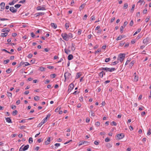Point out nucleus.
Here are the masks:
<instances>
[{
    "label": "nucleus",
    "mask_w": 151,
    "mask_h": 151,
    "mask_svg": "<svg viewBox=\"0 0 151 151\" xmlns=\"http://www.w3.org/2000/svg\"><path fill=\"white\" fill-rule=\"evenodd\" d=\"M149 41V38L148 37L144 39L143 40V43H146L147 42H148Z\"/></svg>",
    "instance_id": "ddd939ff"
},
{
    "label": "nucleus",
    "mask_w": 151,
    "mask_h": 151,
    "mask_svg": "<svg viewBox=\"0 0 151 151\" xmlns=\"http://www.w3.org/2000/svg\"><path fill=\"white\" fill-rule=\"evenodd\" d=\"M6 122L9 123H12L11 119L9 117H7L6 119Z\"/></svg>",
    "instance_id": "2eb2a0df"
},
{
    "label": "nucleus",
    "mask_w": 151,
    "mask_h": 151,
    "mask_svg": "<svg viewBox=\"0 0 151 151\" xmlns=\"http://www.w3.org/2000/svg\"><path fill=\"white\" fill-rule=\"evenodd\" d=\"M119 58H118L117 60L114 61L112 63V65H115L117 64V63H119Z\"/></svg>",
    "instance_id": "f3484780"
},
{
    "label": "nucleus",
    "mask_w": 151,
    "mask_h": 151,
    "mask_svg": "<svg viewBox=\"0 0 151 151\" xmlns=\"http://www.w3.org/2000/svg\"><path fill=\"white\" fill-rule=\"evenodd\" d=\"M56 76V75L55 74H52L50 76L51 77H52L53 78H55Z\"/></svg>",
    "instance_id": "6e6d98bb"
},
{
    "label": "nucleus",
    "mask_w": 151,
    "mask_h": 151,
    "mask_svg": "<svg viewBox=\"0 0 151 151\" xmlns=\"http://www.w3.org/2000/svg\"><path fill=\"white\" fill-rule=\"evenodd\" d=\"M60 109V108H59V107H57L55 110V112H58V111Z\"/></svg>",
    "instance_id": "680f3d73"
},
{
    "label": "nucleus",
    "mask_w": 151,
    "mask_h": 151,
    "mask_svg": "<svg viewBox=\"0 0 151 151\" xmlns=\"http://www.w3.org/2000/svg\"><path fill=\"white\" fill-rule=\"evenodd\" d=\"M95 125L96 126H99L100 125V123L99 122H97L95 123Z\"/></svg>",
    "instance_id": "49530a36"
},
{
    "label": "nucleus",
    "mask_w": 151,
    "mask_h": 151,
    "mask_svg": "<svg viewBox=\"0 0 151 151\" xmlns=\"http://www.w3.org/2000/svg\"><path fill=\"white\" fill-rule=\"evenodd\" d=\"M106 147L108 148H110L112 147L111 145L109 144V143H108L106 145Z\"/></svg>",
    "instance_id": "79ce46f5"
},
{
    "label": "nucleus",
    "mask_w": 151,
    "mask_h": 151,
    "mask_svg": "<svg viewBox=\"0 0 151 151\" xmlns=\"http://www.w3.org/2000/svg\"><path fill=\"white\" fill-rule=\"evenodd\" d=\"M82 30L81 29H79L78 32V35H80L81 33Z\"/></svg>",
    "instance_id": "13d9d810"
},
{
    "label": "nucleus",
    "mask_w": 151,
    "mask_h": 151,
    "mask_svg": "<svg viewBox=\"0 0 151 151\" xmlns=\"http://www.w3.org/2000/svg\"><path fill=\"white\" fill-rule=\"evenodd\" d=\"M40 97L38 96H36L34 98V99L35 101H37L39 99Z\"/></svg>",
    "instance_id": "473e14b6"
},
{
    "label": "nucleus",
    "mask_w": 151,
    "mask_h": 151,
    "mask_svg": "<svg viewBox=\"0 0 151 151\" xmlns=\"http://www.w3.org/2000/svg\"><path fill=\"white\" fill-rule=\"evenodd\" d=\"M5 6V3L4 2H2L0 4V11H3L4 9V7Z\"/></svg>",
    "instance_id": "20e7f679"
},
{
    "label": "nucleus",
    "mask_w": 151,
    "mask_h": 151,
    "mask_svg": "<svg viewBox=\"0 0 151 151\" xmlns=\"http://www.w3.org/2000/svg\"><path fill=\"white\" fill-rule=\"evenodd\" d=\"M106 71H109L110 72H112L113 71H114L116 70V69L114 68H108L106 67Z\"/></svg>",
    "instance_id": "9d476101"
},
{
    "label": "nucleus",
    "mask_w": 151,
    "mask_h": 151,
    "mask_svg": "<svg viewBox=\"0 0 151 151\" xmlns=\"http://www.w3.org/2000/svg\"><path fill=\"white\" fill-rule=\"evenodd\" d=\"M91 113V116H95V114L94 113H93L92 110H91L90 111Z\"/></svg>",
    "instance_id": "4d7b16f0"
},
{
    "label": "nucleus",
    "mask_w": 151,
    "mask_h": 151,
    "mask_svg": "<svg viewBox=\"0 0 151 151\" xmlns=\"http://www.w3.org/2000/svg\"><path fill=\"white\" fill-rule=\"evenodd\" d=\"M29 143H32L33 142V139L32 137H30L29 139Z\"/></svg>",
    "instance_id": "2f4dec72"
},
{
    "label": "nucleus",
    "mask_w": 151,
    "mask_h": 151,
    "mask_svg": "<svg viewBox=\"0 0 151 151\" xmlns=\"http://www.w3.org/2000/svg\"><path fill=\"white\" fill-rule=\"evenodd\" d=\"M67 36L68 39H71L73 37L72 35L70 33H69L68 34H67Z\"/></svg>",
    "instance_id": "a211bd4d"
},
{
    "label": "nucleus",
    "mask_w": 151,
    "mask_h": 151,
    "mask_svg": "<svg viewBox=\"0 0 151 151\" xmlns=\"http://www.w3.org/2000/svg\"><path fill=\"white\" fill-rule=\"evenodd\" d=\"M24 64V62H21L19 64V67L21 66Z\"/></svg>",
    "instance_id": "09e8293b"
},
{
    "label": "nucleus",
    "mask_w": 151,
    "mask_h": 151,
    "mask_svg": "<svg viewBox=\"0 0 151 151\" xmlns=\"http://www.w3.org/2000/svg\"><path fill=\"white\" fill-rule=\"evenodd\" d=\"M124 29V27L123 26H121L120 28V32L122 33L123 31V29Z\"/></svg>",
    "instance_id": "ea45409f"
},
{
    "label": "nucleus",
    "mask_w": 151,
    "mask_h": 151,
    "mask_svg": "<svg viewBox=\"0 0 151 151\" xmlns=\"http://www.w3.org/2000/svg\"><path fill=\"white\" fill-rule=\"evenodd\" d=\"M71 74L67 72H65L64 74V77L65 78V80L64 81L65 82L66 79H68L69 77L71 76Z\"/></svg>",
    "instance_id": "f257e3e1"
},
{
    "label": "nucleus",
    "mask_w": 151,
    "mask_h": 151,
    "mask_svg": "<svg viewBox=\"0 0 151 151\" xmlns=\"http://www.w3.org/2000/svg\"><path fill=\"white\" fill-rule=\"evenodd\" d=\"M47 68L50 69H52L54 68V67L53 66H47Z\"/></svg>",
    "instance_id": "8fccbe9b"
},
{
    "label": "nucleus",
    "mask_w": 151,
    "mask_h": 151,
    "mask_svg": "<svg viewBox=\"0 0 151 151\" xmlns=\"http://www.w3.org/2000/svg\"><path fill=\"white\" fill-rule=\"evenodd\" d=\"M134 7H135V5L134 4L132 6V8L130 9L131 12H133V11L134 9Z\"/></svg>",
    "instance_id": "e433bc0d"
},
{
    "label": "nucleus",
    "mask_w": 151,
    "mask_h": 151,
    "mask_svg": "<svg viewBox=\"0 0 151 151\" xmlns=\"http://www.w3.org/2000/svg\"><path fill=\"white\" fill-rule=\"evenodd\" d=\"M110 59L109 58H106L105 60V62L106 63H107L110 61Z\"/></svg>",
    "instance_id": "5fc2aeb1"
},
{
    "label": "nucleus",
    "mask_w": 151,
    "mask_h": 151,
    "mask_svg": "<svg viewBox=\"0 0 151 151\" xmlns=\"http://www.w3.org/2000/svg\"><path fill=\"white\" fill-rule=\"evenodd\" d=\"M89 142L86 141H80L79 142V146L83 144H87V145H88V144H89Z\"/></svg>",
    "instance_id": "0eeeda50"
},
{
    "label": "nucleus",
    "mask_w": 151,
    "mask_h": 151,
    "mask_svg": "<svg viewBox=\"0 0 151 151\" xmlns=\"http://www.w3.org/2000/svg\"><path fill=\"white\" fill-rule=\"evenodd\" d=\"M65 26L66 29H67L69 27V24L67 23L65 24Z\"/></svg>",
    "instance_id": "58836bf2"
},
{
    "label": "nucleus",
    "mask_w": 151,
    "mask_h": 151,
    "mask_svg": "<svg viewBox=\"0 0 151 151\" xmlns=\"http://www.w3.org/2000/svg\"><path fill=\"white\" fill-rule=\"evenodd\" d=\"M73 56L71 54H70L68 55V60H70L73 59Z\"/></svg>",
    "instance_id": "dca6fc26"
},
{
    "label": "nucleus",
    "mask_w": 151,
    "mask_h": 151,
    "mask_svg": "<svg viewBox=\"0 0 151 151\" xmlns=\"http://www.w3.org/2000/svg\"><path fill=\"white\" fill-rule=\"evenodd\" d=\"M85 7V5L84 4H82L79 7V9L80 10H82L83 8H84Z\"/></svg>",
    "instance_id": "7c9ffc66"
},
{
    "label": "nucleus",
    "mask_w": 151,
    "mask_h": 151,
    "mask_svg": "<svg viewBox=\"0 0 151 151\" xmlns=\"http://www.w3.org/2000/svg\"><path fill=\"white\" fill-rule=\"evenodd\" d=\"M75 45L74 44L72 43V47H71V50L73 51H74L75 49Z\"/></svg>",
    "instance_id": "5701e85b"
},
{
    "label": "nucleus",
    "mask_w": 151,
    "mask_h": 151,
    "mask_svg": "<svg viewBox=\"0 0 151 151\" xmlns=\"http://www.w3.org/2000/svg\"><path fill=\"white\" fill-rule=\"evenodd\" d=\"M20 101L19 100L17 101L16 104L17 105H18L20 104Z\"/></svg>",
    "instance_id": "338daca9"
},
{
    "label": "nucleus",
    "mask_w": 151,
    "mask_h": 151,
    "mask_svg": "<svg viewBox=\"0 0 151 151\" xmlns=\"http://www.w3.org/2000/svg\"><path fill=\"white\" fill-rule=\"evenodd\" d=\"M134 77V81L135 82H137L138 80V77L137 76H135Z\"/></svg>",
    "instance_id": "412c9836"
},
{
    "label": "nucleus",
    "mask_w": 151,
    "mask_h": 151,
    "mask_svg": "<svg viewBox=\"0 0 151 151\" xmlns=\"http://www.w3.org/2000/svg\"><path fill=\"white\" fill-rule=\"evenodd\" d=\"M17 113L18 111L17 110H15L14 111L12 114L13 115L15 116L17 114Z\"/></svg>",
    "instance_id": "b1692460"
},
{
    "label": "nucleus",
    "mask_w": 151,
    "mask_h": 151,
    "mask_svg": "<svg viewBox=\"0 0 151 151\" xmlns=\"http://www.w3.org/2000/svg\"><path fill=\"white\" fill-rule=\"evenodd\" d=\"M47 121H44V119L41 122L38 124V125L37 126V127H40L42 124H44Z\"/></svg>",
    "instance_id": "f8f14e48"
},
{
    "label": "nucleus",
    "mask_w": 151,
    "mask_h": 151,
    "mask_svg": "<svg viewBox=\"0 0 151 151\" xmlns=\"http://www.w3.org/2000/svg\"><path fill=\"white\" fill-rule=\"evenodd\" d=\"M24 66H26L27 65H29L30 64L29 63L27 62H24Z\"/></svg>",
    "instance_id": "0e129e2a"
},
{
    "label": "nucleus",
    "mask_w": 151,
    "mask_h": 151,
    "mask_svg": "<svg viewBox=\"0 0 151 151\" xmlns=\"http://www.w3.org/2000/svg\"><path fill=\"white\" fill-rule=\"evenodd\" d=\"M122 38H123L122 35L119 36L116 38V40H121Z\"/></svg>",
    "instance_id": "c85d7f7f"
},
{
    "label": "nucleus",
    "mask_w": 151,
    "mask_h": 151,
    "mask_svg": "<svg viewBox=\"0 0 151 151\" xmlns=\"http://www.w3.org/2000/svg\"><path fill=\"white\" fill-rule=\"evenodd\" d=\"M150 129H149L147 133V134L148 135H149L151 134V131H150Z\"/></svg>",
    "instance_id": "de8ad7c7"
},
{
    "label": "nucleus",
    "mask_w": 151,
    "mask_h": 151,
    "mask_svg": "<svg viewBox=\"0 0 151 151\" xmlns=\"http://www.w3.org/2000/svg\"><path fill=\"white\" fill-rule=\"evenodd\" d=\"M61 36L63 38V40L65 41H68V37L67 36V34L65 33L62 34Z\"/></svg>",
    "instance_id": "7ed1b4c3"
},
{
    "label": "nucleus",
    "mask_w": 151,
    "mask_h": 151,
    "mask_svg": "<svg viewBox=\"0 0 151 151\" xmlns=\"http://www.w3.org/2000/svg\"><path fill=\"white\" fill-rule=\"evenodd\" d=\"M50 115H51L50 114H48L46 117L44 119V121H47V119L49 118L50 117Z\"/></svg>",
    "instance_id": "393cba45"
},
{
    "label": "nucleus",
    "mask_w": 151,
    "mask_h": 151,
    "mask_svg": "<svg viewBox=\"0 0 151 151\" xmlns=\"http://www.w3.org/2000/svg\"><path fill=\"white\" fill-rule=\"evenodd\" d=\"M24 146V145H22L20 148L19 149V151H24V150L23 149V147Z\"/></svg>",
    "instance_id": "c03bdc74"
},
{
    "label": "nucleus",
    "mask_w": 151,
    "mask_h": 151,
    "mask_svg": "<svg viewBox=\"0 0 151 151\" xmlns=\"http://www.w3.org/2000/svg\"><path fill=\"white\" fill-rule=\"evenodd\" d=\"M128 22L127 21H125L124 22L123 24V26L124 27L127 25Z\"/></svg>",
    "instance_id": "e2e57ef3"
},
{
    "label": "nucleus",
    "mask_w": 151,
    "mask_h": 151,
    "mask_svg": "<svg viewBox=\"0 0 151 151\" xmlns=\"http://www.w3.org/2000/svg\"><path fill=\"white\" fill-rule=\"evenodd\" d=\"M9 61V59H7L5 60H4V64H6L7 63H8Z\"/></svg>",
    "instance_id": "72a5a7b5"
},
{
    "label": "nucleus",
    "mask_w": 151,
    "mask_h": 151,
    "mask_svg": "<svg viewBox=\"0 0 151 151\" xmlns=\"http://www.w3.org/2000/svg\"><path fill=\"white\" fill-rule=\"evenodd\" d=\"M110 141V139L108 137L106 138L105 140V142H109Z\"/></svg>",
    "instance_id": "864d4df0"
},
{
    "label": "nucleus",
    "mask_w": 151,
    "mask_h": 151,
    "mask_svg": "<svg viewBox=\"0 0 151 151\" xmlns=\"http://www.w3.org/2000/svg\"><path fill=\"white\" fill-rule=\"evenodd\" d=\"M32 56H33L32 54L30 53V54H29L28 55L27 57L29 58H31L32 57Z\"/></svg>",
    "instance_id": "3c124183"
},
{
    "label": "nucleus",
    "mask_w": 151,
    "mask_h": 151,
    "mask_svg": "<svg viewBox=\"0 0 151 151\" xmlns=\"http://www.w3.org/2000/svg\"><path fill=\"white\" fill-rule=\"evenodd\" d=\"M9 10L13 13H16L17 11V9H15L13 6L10 7L9 8Z\"/></svg>",
    "instance_id": "423d86ee"
},
{
    "label": "nucleus",
    "mask_w": 151,
    "mask_h": 151,
    "mask_svg": "<svg viewBox=\"0 0 151 151\" xmlns=\"http://www.w3.org/2000/svg\"><path fill=\"white\" fill-rule=\"evenodd\" d=\"M36 9L38 11L41 10H46L45 7H42L41 6H38L36 8Z\"/></svg>",
    "instance_id": "1a4fd4ad"
},
{
    "label": "nucleus",
    "mask_w": 151,
    "mask_h": 151,
    "mask_svg": "<svg viewBox=\"0 0 151 151\" xmlns=\"http://www.w3.org/2000/svg\"><path fill=\"white\" fill-rule=\"evenodd\" d=\"M11 108L12 109H15L16 108V106L14 105H12L11 106Z\"/></svg>",
    "instance_id": "a18cd8bd"
},
{
    "label": "nucleus",
    "mask_w": 151,
    "mask_h": 151,
    "mask_svg": "<svg viewBox=\"0 0 151 151\" xmlns=\"http://www.w3.org/2000/svg\"><path fill=\"white\" fill-rule=\"evenodd\" d=\"M14 4V0H13L12 1L9 3V4L10 5H13Z\"/></svg>",
    "instance_id": "bf43d9fd"
},
{
    "label": "nucleus",
    "mask_w": 151,
    "mask_h": 151,
    "mask_svg": "<svg viewBox=\"0 0 151 151\" xmlns=\"http://www.w3.org/2000/svg\"><path fill=\"white\" fill-rule=\"evenodd\" d=\"M128 6V4L127 3H125L124 4L123 6V8L124 9H126L127 8Z\"/></svg>",
    "instance_id": "f704fd0d"
},
{
    "label": "nucleus",
    "mask_w": 151,
    "mask_h": 151,
    "mask_svg": "<svg viewBox=\"0 0 151 151\" xmlns=\"http://www.w3.org/2000/svg\"><path fill=\"white\" fill-rule=\"evenodd\" d=\"M117 138H116L117 139H122L124 137V135L123 133H121L118 134L117 135Z\"/></svg>",
    "instance_id": "f03ea898"
},
{
    "label": "nucleus",
    "mask_w": 151,
    "mask_h": 151,
    "mask_svg": "<svg viewBox=\"0 0 151 151\" xmlns=\"http://www.w3.org/2000/svg\"><path fill=\"white\" fill-rule=\"evenodd\" d=\"M10 31V29L6 30V29H3L1 31L3 32H6L7 33L9 32Z\"/></svg>",
    "instance_id": "a878e982"
},
{
    "label": "nucleus",
    "mask_w": 151,
    "mask_h": 151,
    "mask_svg": "<svg viewBox=\"0 0 151 151\" xmlns=\"http://www.w3.org/2000/svg\"><path fill=\"white\" fill-rule=\"evenodd\" d=\"M133 24H134L133 21V20H132L131 21V22L129 23V25L131 26H132Z\"/></svg>",
    "instance_id": "603ef678"
},
{
    "label": "nucleus",
    "mask_w": 151,
    "mask_h": 151,
    "mask_svg": "<svg viewBox=\"0 0 151 151\" xmlns=\"http://www.w3.org/2000/svg\"><path fill=\"white\" fill-rule=\"evenodd\" d=\"M21 6V5L20 4H17L14 6V7L17 8H19Z\"/></svg>",
    "instance_id": "4c0bfd02"
},
{
    "label": "nucleus",
    "mask_w": 151,
    "mask_h": 151,
    "mask_svg": "<svg viewBox=\"0 0 151 151\" xmlns=\"http://www.w3.org/2000/svg\"><path fill=\"white\" fill-rule=\"evenodd\" d=\"M111 124L112 126L114 125L115 126H116L117 125L116 123L114 121L112 122Z\"/></svg>",
    "instance_id": "c9c22d12"
},
{
    "label": "nucleus",
    "mask_w": 151,
    "mask_h": 151,
    "mask_svg": "<svg viewBox=\"0 0 151 151\" xmlns=\"http://www.w3.org/2000/svg\"><path fill=\"white\" fill-rule=\"evenodd\" d=\"M50 82V81L49 80L47 79L45 81V84H47L49 83Z\"/></svg>",
    "instance_id": "052dcab7"
},
{
    "label": "nucleus",
    "mask_w": 151,
    "mask_h": 151,
    "mask_svg": "<svg viewBox=\"0 0 151 151\" xmlns=\"http://www.w3.org/2000/svg\"><path fill=\"white\" fill-rule=\"evenodd\" d=\"M12 71V69L11 68H9L8 69L6 70V72L8 73H10Z\"/></svg>",
    "instance_id": "c756f323"
},
{
    "label": "nucleus",
    "mask_w": 151,
    "mask_h": 151,
    "mask_svg": "<svg viewBox=\"0 0 151 151\" xmlns=\"http://www.w3.org/2000/svg\"><path fill=\"white\" fill-rule=\"evenodd\" d=\"M45 69V68L42 67H41L39 68L40 70L42 71H44Z\"/></svg>",
    "instance_id": "a19ab883"
},
{
    "label": "nucleus",
    "mask_w": 151,
    "mask_h": 151,
    "mask_svg": "<svg viewBox=\"0 0 151 151\" xmlns=\"http://www.w3.org/2000/svg\"><path fill=\"white\" fill-rule=\"evenodd\" d=\"M51 26L54 29H56L57 27V25L54 23H51Z\"/></svg>",
    "instance_id": "4468645a"
},
{
    "label": "nucleus",
    "mask_w": 151,
    "mask_h": 151,
    "mask_svg": "<svg viewBox=\"0 0 151 151\" xmlns=\"http://www.w3.org/2000/svg\"><path fill=\"white\" fill-rule=\"evenodd\" d=\"M81 76V74L80 73H77V75H76V78H79Z\"/></svg>",
    "instance_id": "cd10ccee"
},
{
    "label": "nucleus",
    "mask_w": 151,
    "mask_h": 151,
    "mask_svg": "<svg viewBox=\"0 0 151 151\" xmlns=\"http://www.w3.org/2000/svg\"><path fill=\"white\" fill-rule=\"evenodd\" d=\"M134 61H132L129 64V66L131 67L133 66L134 64Z\"/></svg>",
    "instance_id": "37998d69"
},
{
    "label": "nucleus",
    "mask_w": 151,
    "mask_h": 151,
    "mask_svg": "<svg viewBox=\"0 0 151 151\" xmlns=\"http://www.w3.org/2000/svg\"><path fill=\"white\" fill-rule=\"evenodd\" d=\"M31 36L32 37L34 38L35 36V35L33 32H32L31 33Z\"/></svg>",
    "instance_id": "69168bd1"
},
{
    "label": "nucleus",
    "mask_w": 151,
    "mask_h": 151,
    "mask_svg": "<svg viewBox=\"0 0 151 151\" xmlns=\"http://www.w3.org/2000/svg\"><path fill=\"white\" fill-rule=\"evenodd\" d=\"M74 87V85L73 84V83H71L70 84L69 86V88L68 89V91L69 90H70V91L72 90L73 89V88Z\"/></svg>",
    "instance_id": "9b49d317"
},
{
    "label": "nucleus",
    "mask_w": 151,
    "mask_h": 151,
    "mask_svg": "<svg viewBox=\"0 0 151 151\" xmlns=\"http://www.w3.org/2000/svg\"><path fill=\"white\" fill-rule=\"evenodd\" d=\"M87 17V16L86 14L85 15L83 18V19L86 20Z\"/></svg>",
    "instance_id": "774afa93"
},
{
    "label": "nucleus",
    "mask_w": 151,
    "mask_h": 151,
    "mask_svg": "<svg viewBox=\"0 0 151 151\" xmlns=\"http://www.w3.org/2000/svg\"><path fill=\"white\" fill-rule=\"evenodd\" d=\"M104 75V71H103L101 72L99 74V76L101 78H102Z\"/></svg>",
    "instance_id": "bb28decb"
},
{
    "label": "nucleus",
    "mask_w": 151,
    "mask_h": 151,
    "mask_svg": "<svg viewBox=\"0 0 151 151\" xmlns=\"http://www.w3.org/2000/svg\"><path fill=\"white\" fill-rule=\"evenodd\" d=\"M8 33L6 32L5 33H2L1 34V37H5L7 36Z\"/></svg>",
    "instance_id": "4be33fe9"
},
{
    "label": "nucleus",
    "mask_w": 151,
    "mask_h": 151,
    "mask_svg": "<svg viewBox=\"0 0 151 151\" xmlns=\"http://www.w3.org/2000/svg\"><path fill=\"white\" fill-rule=\"evenodd\" d=\"M7 95L9 99H10L9 97H10L11 98H12V93L9 92H7Z\"/></svg>",
    "instance_id": "6ab92c4d"
},
{
    "label": "nucleus",
    "mask_w": 151,
    "mask_h": 151,
    "mask_svg": "<svg viewBox=\"0 0 151 151\" xmlns=\"http://www.w3.org/2000/svg\"><path fill=\"white\" fill-rule=\"evenodd\" d=\"M29 145H27L24 146L23 148V149L24 150V151L28 149L29 147Z\"/></svg>",
    "instance_id": "aec40b11"
},
{
    "label": "nucleus",
    "mask_w": 151,
    "mask_h": 151,
    "mask_svg": "<svg viewBox=\"0 0 151 151\" xmlns=\"http://www.w3.org/2000/svg\"><path fill=\"white\" fill-rule=\"evenodd\" d=\"M44 14L45 13L44 12H38L35 14L34 15L35 17H37L39 16H42L44 15Z\"/></svg>",
    "instance_id": "6e6552de"
},
{
    "label": "nucleus",
    "mask_w": 151,
    "mask_h": 151,
    "mask_svg": "<svg viewBox=\"0 0 151 151\" xmlns=\"http://www.w3.org/2000/svg\"><path fill=\"white\" fill-rule=\"evenodd\" d=\"M125 56V54H120L119 55V57H118L119 59H122L123 60L124 59Z\"/></svg>",
    "instance_id": "39448f33"
}]
</instances>
